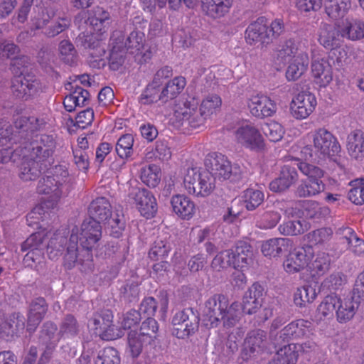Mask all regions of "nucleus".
<instances>
[{"label": "nucleus", "instance_id": "c9c22d12", "mask_svg": "<svg viewBox=\"0 0 364 364\" xmlns=\"http://www.w3.org/2000/svg\"><path fill=\"white\" fill-rule=\"evenodd\" d=\"M309 63L307 52L299 53V55L292 59L287 67L286 77L288 81L299 80L307 70Z\"/></svg>", "mask_w": 364, "mask_h": 364}, {"label": "nucleus", "instance_id": "09e8293b", "mask_svg": "<svg viewBox=\"0 0 364 364\" xmlns=\"http://www.w3.org/2000/svg\"><path fill=\"white\" fill-rule=\"evenodd\" d=\"M127 340V352L132 358H136L141 354L144 346L151 343L149 341H145L144 337L138 333V331H131L129 333Z\"/></svg>", "mask_w": 364, "mask_h": 364}, {"label": "nucleus", "instance_id": "de8ad7c7", "mask_svg": "<svg viewBox=\"0 0 364 364\" xmlns=\"http://www.w3.org/2000/svg\"><path fill=\"white\" fill-rule=\"evenodd\" d=\"M324 188L325 185L322 181L307 179L297 187L296 193L299 197H311L320 193Z\"/></svg>", "mask_w": 364, "mask_h": 364}, {"label": "nucleus", "instance_id": "dca6fc26", "mask_svg": "<svg viewBox=\"0 0 364 364\" xmlns=\"http://www.w3.org/2000/svg\"><path fill=\"white\" fill-rule=\"evenodd\" d=\"M313 256L311 245L298 247L289 252L284 262V268L288 273H296L307 267L308 261Z\"/></svg>", "mask_w": 364, "mask_h": 364}, {"label": "nucleus", "instance_id": "3c124183", "mask_svg": "<svg viewBox=\"0 0 364 364\" xmlns=\"http://www.w3.org/2000/svg\"><path fill=\"white\" fill-rule=\"evenodd\" d=\"M297 357L298 354L294 346H285L277 351L268 364H296Z\"/></svg>", "mask_w": 364, "mask_h": 364}, {"label": "nucleus", "instance_id": "f8f14e48", "mask_svg": "<svg viewBox=\"0 0 364 364\" xmlns=\"http://www.w3.org/2000/svg\"><path fill=\"white\" fill-rule=\"evenodd\" d=\"M237 141L244 147L253 150L261 151L264 148V139L259 129L250 124L240 126L235 131Z\"/></svg>", "mask_w": 364, "mask_h": 364}, {"label": "nucleus", "instance_id": "69168bd1", "mask_svg": "<svg viewBox=\"0 0 364 364\" xmlns=\"http://www.w3.org/2000/svg\"><path fill=\"white\" fill-rule=\"evenodd\" d=\"M350 184L352 188L348 192L349 200L355 205L364 204V179L357 178Z\"/></svg>", "mask_w": 364, "mask_h": 364}, {"label": "nucleus", "instance_id": "2eb2a0df", "mask_svg": "<svg viewBox=\"0 0 364 364\" xmlns=\"http://www.w3.org/2000/svg\"><path fill=\"white\" fill-rule=\"evenodd\" d=\"M316 106L314 95L309 92H301L295 96L290 103V112L296 119L307 118Z\"/></svg>", "mask_w": 364, "mask_h": 364}, {"label": "nucleus", "instance_id": "6e6d98bb", "mask_svg": "<svg viewBox=\"0 0 364 364\" xmlns=\"http://www.w3.org/2000/svg\"><path fill=\"white\" fill-rule=\"evenodd\" d=\"M106 228L109 234L114 237H119L125 228V221L122 214L115 213L109 215L107 220H105Z\"/></svg>", "mask_w": 364, "mask_h": 364}, {"label": "nucleus", "instance_id": "412c9836", "mask_svg": "<svg viewBox=\"0 0 364 364\" xmlns=\"http://www.w3.org/2000/svg\"><path fill=\"white\" fill-rule=\"evenodd\" d=\"M248 107L251 114L259 118L272 116L277 108L275 103L269 97L259 95L250 98Z\"/></svg>", "mask_w": 364, "mask_h": 364}, {"label": "nucleus", "instance_id": "f257e3e1", "mask_svg": "<svg viewBox=\"0 0 364 364\" xmlns=\"http://www.w3.org/2000/svg\"><path fill=\"white\" fill-rule=\"evenodd\" d=\"M102 237V227L94 219H86L80 227L74 226L69 240L64 237L66 252L64 255V266L72 269L76 263L90 262L92 258L91 250Z\"/></svg>", "mask_w": 364, "mask_h": 364}, {"label": "nucleus", "instance_id": "7ed1b4c3", "mask_svg": "<svg viewBox=\"0 0 364 364\" xmlns=\"http://www.w3.org/2000/svg\"><path fill=\"white\" fill-rule=\"evenodd\" d=\"M64 241L65 239L60 231L54 232L43 230L33 233L21 246L23 251L28 250L23 258L24 264L31 268H36L43 263V250L46 247L49 257L53 259L63 251Z\"/></svg>", "mask_w": 364, "mask_h": 364}, {"label": "nucleus", "instance_id": "052dcab7", "mask_svg": "<svg viewBox=\"0 0 364 364\" xmlns=\"http://www.w3.org/2000/svg\"><path fill=\"white\" fill-rule=\"evenodd\" d=\"M58 51L62 60L68 65H73L77 59V50L69 40H63L58 46Z\"/></svg>", "mask_w": 364, "mask_h": 364}, {"label": "nucleus", "instance_id": "79ce46f5", "mask_svg": "<svg viewBox=\"0 0 364 364\" xmlns=\"http://www.w3.org/2000/svg\"><path fill=\"white\" fill-rule=\"evenodd\" d=\"M120 36V31H114L111 37L112 48L109 53V60L110 68L114 70H118L124 61L123 43L117 41Z\"/></svg>", "mask_w": 364, "mask_h": 364}, {"label": "nucleus", "instance_id": "39448f33", "mask_svg": "<svg viewBox=\"0 0 364 364\" xmlns=\"http://www.w3.org/2000/svg\"><path fill=\"white\" fill-rule=\"evenodd\" d=\"M63 183L52 178L50 175L41 178L38 183L37 191L41 194L50 196L33 208L27 215V221L38 223L41 220H43L46 215H49L50 211L56 208L63 194Z\"/></svg>", "mask_w": 364, "mask_h": 364}, {"label": "nucleus", "instance_id": "9b49d317", "mask_svg": "<svg viewBox=\"0 0 364 364\" xmlns=\"http://www.w3.org/2000/svg\"><path fill=\"white\" fill-rule=\"evenodd\" d=\"M128 196L135 203L141 215L149 218L157 211V203L154 195L148 190L138 186H130Z\"/></svg>", "mask_w": 364, "mask_h": 364}, {"label": "nucleus", "instance_id": "a19ab883", "mask_svg": "<svg viewBox=\"0 0 364 364\" xmlns=\"http://www.w3.org/2000/svg\"><path fill=\"white\" fill-rule=\"evenodd\" d=\"M350 6V0H324L326 14L335 20L343 17Z\"/></svg>", "mask_w": 364, "mask_h": 364}, {"label": "nucleus", "instance_id": "6ab92c4d", "mask_svg": "<svg viewBox=\"0 0 364 364\" xmlns=\"http://www.w3.org/2000/svg\"><path fill=\"white\" fill-rule=\"evenodd\" d=\"M245 39L250 45L268 44L271 41V35L264 18H259L248 26L245 31Z\"/></svg>", "mask_w": 364, "mask_h": 364}, {"label": "nucleus", "instance_id": "680f3d73", "mask_svg": "<svg viewBox=\"0 0 364 364\" xmlns=\"http://www.w3.org/2000/svg\"><path fill=\"white\" fill-rule=\"evenodd\" d=\"M331 228H321L314 230L306 235L308 241L314 245H323L330 241L333 236Z\"/></svg>", "mask_w": 364, "mask_h": 364}, {"label": "nucleus", "instance_id": "bf43d9fd", "mask_svg": "<svg viewBox=\"0 0 364 364\" xmlns=\"http://www.w3.org/2000/svg\"><path fill=\"white\" fill-rule=\"evenodd\" d=\"M139 102L141 105H149L160 102L166 103L165 99L162 97L161 88L153 87L148 85L139 97Z\"/></svg>", "mask_w": 364, "mask_h": 364}, {"label": "nucleus", "instance_id": "c756f323", "mask_svg": "<svg viewBox=\"0 0 364 364\" xmlns=\"http://www.w3.org/2000/svg\"><path fill=\"white\" fill-rule=\"evenodd\" d=\"M331 258L328 253L319 252L311 257L308 261L307 269L311 276L318 279L324 275L330 269Z\"/></svg>", "mask_w": 364, "mask_h": 364}, {"label": "nucleus", "instance_id": "13d9d810", "mask_svg": "<svg viewBox=\"0 0 364 364\" xmlns=\"http://www.w3.org/2000/svg\"><path fill=\"white\" fill-rule=\"evenodd\" d=\"M305 220H289L283 223L278 228L279 232L284 235H297L304 233L308 229Z\"/></svg>", "mask_w": 364, "mask_h": 364}, {"label": "nucleus", "instance_id": "bb28decb", "mask_svg": "<svg viewBox=\"0 0 364 364\" xmlns=\"http://www.w3.org/2000/svg\"><path fill=\"white\" fill-rule=\"evenodd\" d=\"M341 36L349 41H356L364 38V22L361 20L347 18L339 24Z\"/></svg>", "mask_w": 364, "mask_h": 364}, {"label": "nucleus", "instance_id": "f704fd0d", "mask_svg": "<svg viewBox=\"0 0 364 364\" xmlns=\"http://www.w3.org/2000/svg\"><path fill=\"white\" fill-rule=\"evenodd\" d=\"M171 203L173 211L182 219L188 220L195 213V203L184 195L173 196L171 198Z\"/></svg>", "mask_w": 364, "mask_h": 364}, {"label": "nucleus", "instance_id": "0eeeda50", "mask_svg": "<svg viewBox=\"0 0 364 364\" xmlns=\"http://www.w3.org/2000/svg\"><path fill=\"white\" fill-rule=\"evenodd\" d=\"M313 149L309 152V157L320 161L334 156L340 152L341 146L337 139L327 129L320 128L311 133Z\"/></svg>", "mask_w": 364, "mask_h": 364}, {"label": "nucleus", "instance_id": "4c0bfd02", "mask_svg": "<svg viewBox=\"0 0 364 364\" xmlns=\"http://www.w3.org/2000/svg\"><path fill=\"white\" fill-rule=\"evenodd\" d=\"M202 10L216 18L223 16L232 6L233 0H200Z\"/></svg>", "mask_w": 364, "mask_h": 364}, {"label": "nucleus", "instance_id": "5701e85b", "mask_svg": "<svg viewBox=\"0 0 364 364\" xmlns=\"http://www.w3.org/2000/svg\"><path fill=\"white\" fill-rule=\"evenodd\" d=\"M341 244H346L347 249L355 255L364 253V240L358 237L355 231L348 227H342L336 230Z\"/></svg>", "mask_w": 364, "mask_h": 364}, {"label": "nucleus", "instance_id": "7c9ffc66", "mask_svg": "<svg viewBox=\"0 0 364 364\" xmlns=\"http://www.w3.org/2000/svg\"><path fill=\"white\" fill-rule=\"evenodd\" d=\"M47 168V164H43L29 156V157L23 159L21 164L19 177L25 181H33L37 178L41 171Z\"/></svg>", "mask_w": 364, "mask_h": 364}, {"label": "nucleus", "instance_id": "6e6552de", "mask_svg": "<svg viewBox=\"0 0 364 364\" xmlns=\"http://www.w3.org/2000/svg\"><path fill=\"white\" fill-rule=\"evenodd\" d=\"M206 171L210 173L215 182L216 179L224 181L232 176H240L242 170L238 164H232L228 159L220 153L208 154L205 158Z\"/></svg>", "mask_w": 364, "mask_h": 364}, {"label": "nucleus", "instance_id": "473e14b6", "mask_svg": "<svg viewBox=\"0 0 364 364\" xmlns=\"http://www.w3.org/2000/svg\"><path fill=\"white\" fill-rule=\"evenodd\" d=\"M47 304L43 298L33 299L30 304L28 314L27 331L33 332L47 311Z\"/></svg>", "mask_w": 364, "mask_h": 364}, {"label": "nucleus", "instance_id": "a211bd4d", "mask_svg": "<svg viewBox=\"0 0 364 364\" xmlns=\"http://www.w3.org/2000/svg\"><path fill=\"white\" fill-rule=\"evenodd\" d=\"M318 42L325 49L333 50L339 48L342 43L340 26L321 23L318 30Z\"/></svg>", "mask_w": 364, "mask_h": 364}, {"label": "nucleus", "instance_id": "cd10ccee", "mask_svg": "<svg viewBox=\"0 0 364 364\" xmlns=\"http://www.w3.org/2000/svg\"><path fill=\"white\" fill-rule=\"evenodd\" d=\"M296 167L284 165L279 176L269 183V189L274 192H281L288 189L297 179Z\"/></svg>", "mask_w": 364, "mask_h": 364}, {"label": "nucleus", "instance_id": "ea45409f", "mask_svg": "<svg viewBox=\"0 0 364 364\" xmlns=\"http://www.w3.org/2000/svg\"><path fill=\"white\" fill-rule=\"evenodd\" d=\"M347 149L351 157L356 159L364 158V134L362 131L355 130L348 134Z\"/></svg>", "mask_w": 364, "mask_h": 364}, {"label": "nucleus", "instance_id": "864d4df0", "mask_svg": "<svg viewBox=\"0 0 364 364\" xmlns=\"http://www.w3.org/2000/svg\"><path fill=\"white\" fill-rule=\"evenodd\" d=\"M140 178L147 186L154 188L160 182V169L154 164L146 166L141 169Z\"/></svg>", "mask_w": 364, "mask_h": 364}, {"label": "nucleus", "instance_id": "c85d7f7f", "mask_svg": "<svg viewBox=\"0 0 364 364\" xmlns=\"http://www.w3.org/2000/svg\"><path fill=\"white\" fill-rule=\"evenodd\" d=\"M292 246L293 241L289 238H272L262 242L261 251L266 257H275L283 252L290 251Z\"/></svg>", "mask_w": 364, "mask_h": 364}, {"label": "nucleus", "instance_id": "9d476101", "mask_svg": "<svg viewBox=\"0 0 364 364\" xmlns=\"http://www.w3.org/2000/svg\"><path fill=\"white\" fill-rule=\"evenodd\" d=\"M199 318L191 309L177 312L172 319L173 335L185 338L193 333L198 327Z\"/></svg>", "mask_w": 364, "mask_h": 364}, {"label": "nucleus", "instance_id": "774afa93", "mask_svg": "<svg viewBox=\"0 0 364 364\" xmlns=\"http://www.w3.org/2000/svg\"><path fill=\"white\" fill-rule=\"evenodd\" d=\"M95 364H120L118 351L112 347L105 348L98 354Z\"/></svg>", "mask_w": 364, "mask_h": 364}, {"label": "nucleus", "instance_id": "338daca9", "mask_svg": "<svg viewBox=\"0 0 364 364\" xmlns=\"http://www.w3.org/2000/svg\"><path fill=\"white\" fill-rule=\"evenodd\" d=\"M70 26V19L68 17H58L51 25L46 27L43 31L45 36L53 38L61 33Z\"/></svg>", "mask_w": 364, "mask_h": 364}, {"label": "nucleus", "instance_id": "58836bf2", "mask_svg": "<svg viewBox=\"0 0 364 364\" xmlns=\"http://www.w3.org/2000/svg\"><path fill=\"white\" fill-rule=\"evenodd\" d=\"M88 212L90 216L89 219H94L100 223L111 215V205L106 198H97L90 203Z\"/></svg>", "mask_w": 364, "mask_h": 364}, {"label": "nucleus", "instance_id": "c03bdc74", "mask_svg": "<svg viewBox=\"0 0 364 364\" xmlns=\"http://www.w3.org/2000/svg\"><path fill=\"white\" fill-rule=\"evenodd\" d=\"M242 311L240 304L238 302H233L229 305L228 301L226 304L224 314L220 317V322H223L226 328L235 326L240 320Z\"/></svg>", "mask_w": 364, "mask_h": 364}, {"label": "nucleus", "instance_id": "37998d69", "mask_svg": "<svg viewBox=\"0 0 364 364\" xmlns=\"http://www.w3.org/2000/svg\"><path fill=\"white\" fill-rule=\"evenodd\" d=\"M90 25L94 31L105 33L110 23V15L108 11L102 7H95L92 11V15L88 18Z\"/></svg>", "mask_w": 364, "mask_h": 364}, {"label": "nucleus", "instance_id": "4d7b16f0", "mask_svg": "<svg viewBox=\"0 0 364 364\" xmlns=\"http://www.w3.org/2000/svg\"><path fill=\"white\" fill-rule=\"evenodd\" d=\"M291 164L296 168H298L304 175L308 176V179L321 181V178L324 175V172L321 168L313 164L300 161L298 159L293 160Z\"/></svg>", "mask_w": 364, "mask_h": 364}, {"label": "nucleus", "instance_id": "aec40b11", "mask_svg": "<svg viewBox=\"0 0 364 364\" xmlns=\"http://www.w3.org/2000/svg\"><path fill=\"white\" fill-rule=\"evenodd\" d=\"M57 327L51 323H45L43 326L40 341L43 346V352L41 355V360L50 358L59 341V335L56 333Z\"/></svg>", "mask_w": 364, "mask_h": 364}, {"label": "nucleus", "instance_id": "423d86ee", "mask_svg": "<svg viewBox=\"0 0 364 364\" xmlns=\"http://www.w3.org/2000/svg\"><path fill=\"white\" fill-rule=\"evenodd\" d=\"M183 184L188 194L198 198L209 196L215 188V183L210 173L196 167L185 171Z\"/></svg>", "mask_w": 364, "mask_h": 364}, {"label": "nucleus", "instance_id": "2f4dec72", "mask_svg": "<svg viewBox=\"0 0 364 364\" xmlns=\"http://www.w3.org/2000/svg\"><path fill=\"white\" fill-rule=\"evenodd\" d=\"M48 119V116L46 113L29 117L21 116L16 119L15 127L23 132H33L44 128Z\"/></svg>", "mask_w": 364, "mask_h": 364}, {"label": "nucleus", "instance_id": "f03ea898", "mask_svg": "<svg viewBox=\"0 0 364 364\" xmlns=\"http://www.w3.org/2000/svg\"><path fill=\"white\" fill-rule=\"evenodd\" d=\"M221 105V98L217 95H208L201 102L199 109L194 99L178 102L175 106L173 124L183 130L199 128L205 124L207 119L220 110Z\"/></svg>", "mask_w": 364, "mask_h": 364}, {"label": "nucleus", "instance_id": "393cba45", "mask_svg": "<svg viewBox=\"0 0 364 364\" xmlns=\"http://www.w3.org/2000/svg\"><path fill=\"white\" fill-rule=\"evenodd\" d=\"M311 331V323L304 319L291 322L281 331L279 337L284 341L301 338L308 335Z\"/></svg>", "mask_w": 364, "mask_h": 364}, {"label": "nucleus", "instance_id": "e2e57ef3", "mask_svg": "<svg viewBox=\"0 0 364 364\" xmlns=\"http://www.w3.org/2000/svg\"><path fill=\"white\" fill-rule=\"evenodd\" d=\"M134 137L132 134L122 135L116 144V151L121 159H127L133 153Z\"/></svg>", "mask_w": 364, "mask_h": 364}, {"label": "nucleus", "instance_id": "1a4fd4ad", "mask_svg": "<svg viewBox=\"0 0 364 364\" xmlns=\"http://www.w3.org/2000/svg\"><path fill=\"white\" fill-rule=\"evenodd\" d=\"M122 34L117 39L118 42L123 43L122 48L127 53L134 55L135 61L139 64L147 63L151 58V51L149 48L144 46V34L139 31H132L127 37L125 43L122 41Z\"/></svg>", "mask_w": 364, "mask_h": 364}, {"label": "nucleus", "instance_id": "8fccbe9b", "mask_svg": "<svg viewBox=\"0 0 364 364\" xmlns=\"http://www.w3.org/2000/svg\"><path fill=\"white\" fill-rule=\"evenodd\" d=\"M242 198L245 208L248 210H254L263 203L264 194L259 190L250 188L243 191Z\"/></svg>", "mask_w": 364, "mask_h": 364}, {"label": "nucleus", "instance_id": "ddd939ff", "mask_svg": "<svg viewBox=\"0 0 364 364\" xmlns=\"http://www.w3.org/2000/svg\"><path fill=\"white\" fill-rule=\"evenodd\" d=\"M55 145V140L53 135H36V139L31 143L30 156L48 166Z\"/></svg>", "mask_w": 364, "mask_h": 364}, {"label": "nucleus", "instance_id": "0e129e2a", "mask_svg": "<svg viewBox=\"0 0 364 364\" xmlns=\"http://www.w3.org/2000/svg\"><path fill=\"white\" fill-rule=\"evenodd\" d=\"M79 331V325L75 318L72 315L66 316L60 328L59 334L63 338H73L75 336Z\"/></svg>", "mask_w": 364, "mask_h": 364}, {"label": "nucleus", "instance_id": "b1692460", "mask_svg": "<svg viewBox=\"0 0 364 364\" xmlns=\"http://www.w3.org/2000/svg\"><path fill=\"white\" fill-rule=\"evenodd\" d=\"M314 81L320 87H326L333 80V69L328 60L321 58L311 63Z\"/></svg>", "mask_w": 364, "mask_h": 364}, {"label": "nucleus", "instance_id": "4468645a", "mask_svg": "<svg viewBox=\"0 0 364 364\" xmlns=\"http://www.w3.org/2000/svg\"><path fill=\"white\" fill-rule=\"evenodd\" d=\"M11 90L18 98L28 100L41 90L40 81L33 76H17L12 80Z\"/></svg>", "mask_w": 364, "mask_h": 364}, {"label": "nucleus", "instance_id": "49530a36", "mask_svg": "<svg viewBox=\"0 0 364 364\" xmlns=\"http://www.w3.org/2000/svg\"><path fill=\"white\" fill-rule=\"evenodd\" d=\"M54 16V11L43 8L34 9L31 18V30L36 31L46 28V26Z\"/></svg>", "mask_w": 364, "mask_h": 364}, {"label": "nucleus", "instance_id": "f3484780", "mask_svg": "<svg viewBox=\"0 0 364 364\" xmlns=\"http://www.w3.org/2000/svg\"><path fill=\"white\" fill-rule=\"evenodd\" d=\"M228 301L224 295L215 294L205 301L203 316L212 326L218 325L220 317L224 314Z\"/></svg>", "mask_w": 364, "mask_h": 364}, {"label": "nucleus", "instance_id": "603ef678", "mask_svg": "<svg viewBox=\"0 0 364 364\" xmlns=\"http://www.w3.org/2000/svg\"><path fill=\"white\" fill-rule=\"evenodd\" d=\"M316 289L310 285H304L297 288L294 295V301L297 306H304L316 298Z\"/></svg>", "mask_w": 364, "mask_h": 364}, {"label": "nucleus", "instance_id": "4be33fe9", "mask_svg": "<svg viewBox=\"0 0 364 364\" xmlns=\"http://www.w3.org/2000/svg\"><path fill=\"white\" fill-rule=\"evenodd\" d=\"M263 291V287L257 283L248 289L242 299V311L245 314H255L262 306Z\"/></svg>", "mask_w": 364, "mask_h": 364}, {"label": "nucleus", "instance_id": "5fc2aeb1", "mask_svg": "<svg viewBox=\"0 0 364 364\" xmlns=\"http://www.w3.org/2000/svg\"><path fill=\"white\" fill-rule=\"evenodd\" d=\"M280 220L281 214L279 212L267 210L257 215L256 225L260 229H272L278 224Z\"/></svg>", "mask_w": 364, "mask_h": 364}, {"label": "nucleus", "instance_id": "20e7f679", "mask_svg": "<svg viewBox=\"0 0 364 364\" xmlns=\"http://www.w3.org/2000/svg\"><path fill=\"white\" fill-rule=\"evenodd\" d=\"M355 297L342 299L335 294L325 296L316 309V321H330L336 316L338 323H347L353 318L358 309L359 301L355 300Z\"/></svg>", "mask_w": 364, "mask_h": 364}, {"label": "nucleus", "instance_id": "a18cd8bd", "mask_svg": "<svg viewBox=\"0 0 364 364\" xmlns=\"http://www.w3.org/2000/svg\"><path fill=\"white\" fill-rule=\"evenodd\" d=\"M186 85L185 77L181 76L174 77L161 88L162 97L165 99L166 102L176 98L183 91Z\"/></svg>", "mask_w": 364, "mask_h": 364}, {"label": "nucleus", "instance_id": "72a5a7b5", "mask_svg": "<svg viewBox=\"0 0 364 364\" xmlns=\"http://www.w3.org/2000/svg\"><path fill=\"white\" fill-rule=\"evenodd\" d=\"M234 257V268L243 269L247 267L252 261L253 252L252 247L245 241H239L234 249H231Z\"/></svg>", "mask_w": 364, "mask_h": 364}, {"label": "nucleus", "instance_id": "e433bc0d", "mask_svg": "<svg viewBox=\"0 0 364 364\" xmlns=\"http://www.w3.org/2000/svg\"><path fill=\"white\" fill-rule=\"evenodd\" d=\"M307 42L296 39H288L282 43L278 50L277 57L283 61L288 58H295L299 55V53L307 52Z\"/></svg>", "mask_w": 364, "mask_h": 364}, {"label": "nucleus", "instance_id": "a878e982", "mask_svg": "<svg viewBox=\"0 0 364 364\" xmlns=\"http://www.w3.org/2000/svg\"><path fill=\"white\" fill-rule=\"evenodd\" d=\"M265 339L266 333L262 330L250 332L240 353V358L242 360H247L251 357L252 354L260 350L264 344Z\"/></svg>", "mask_w": 364, "mask_h": 364}]
</instances>
